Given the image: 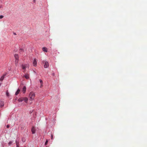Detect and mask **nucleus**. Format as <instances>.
<instances>
[{"instance_id":"f257e3e1","label":"nucleus","mask_w":147,"mask_h":147,"mask_svg":"<svg viewBox=\"0 0 147 147\" xmlns=\"http://www.w3.org/2000/svg\"><path fill=\"white\" fill-rule=\"evenodd\" d=\"M35 95V94L34 92L32 91L30 92L29 95L30 100L32 101L34 100Z\"/></svg>"},{"instance_id":"f03ea898","label":"nucleus","mask_w":147,"mask_h":147,"mask_svg":"<svg viewBox=\"0 0 147 147\" xmlns=\"http://www.w3.org/2000/svg\"><path fill=\"white\" fill-rule=\"evenodd\" d=\"M18 101L19 102H21L23 101H24L27 103L28 101V98L26 97H21L18 99Z\"/></svg>"},{"instance_id":"7ed1b4c3","label":"nucleus","mask_w":147,"mask_h":147,"mask_svg":"<svg viewBox=\"0 0 147 147\" xmlns=\"http://www.w3.org/2000/svg\"><path fill=\"white\" fill-rule=\"evenodd\" d=\"M14 56L16 62L18 63L19 60V57L18 54H15L14 55Z\"/></svg>"},{"instance_id":"20e7f679","label":"nucleus","mask_w":147,"mask_h":147,"mask_svg":"<svg viewBox=\"0 0 147 147\" xmlns=\"http://www.w3.org/2000/svg\"><path fill=\"white\" fill-rule=\"evenodd\" d=\"M49 66V63L47 61L45 62L44 67L45 68H47Z\"/></svg>"},{"instance_id":"39448f33","label":"nucleus","mask_w":147,"mask_h":147,"mask_svg":"<svg viewBox=\"0 0 147 147\" xmlns=\"http://www.w3.org/2000/svg\"><path fill=\"white\" fill-rule=\"evenodd\" d=\"M33 65L34 66L36 67V66L37 65V61L36 59H34V60L33 62Z\"/></svg>"},{"instance_id":"423d86ee","label":"nucleus","mask_w":147,"mask_h":147,"mask_svg":"<svg viewBox=\"0 0 147 147\" xmlns=\"http://www.w3.org/2000/svg\"><path fill=\"white\" fill-rule=\"evenodd\" d=\"M26 90V86H23L22 88L23 92L24 94L25 93Z\"/></svg>"},{"instance_id":"0eeeda50","label":"nucleus","mask_w":147,"mask_h":147,"mask_svg":"<svg viewBox=\"0 0 147 147\" xmlns=\"http://www.w3.org/2000/svg\"><path fill=\"white\" fill-rule=\"evenodd\" d=\"M0 107H3L4 105V102L3 101H1L0 103Z\"/></svg>"},{"instance_id":"6e6552de","label":"nucleus","mask_w":147,"mask_h":147,"mask_svg":"<svg viewBox=\"0 0 147 147\" xmlns=\"http://www.w3.org/2000/svg\"><path fill=\"white\" fill-rule=\"evenodd\" d=\"M21 67L22 69L24 70H25L26 68V66L25 64H22Z\"/></svg>"},{"instance_id":"1a4fd4ad","label":"nucleus","mask_w":147,"mask_h":147,"mask_svg":"<svg viewBox=\"0 0 147 147\" xmlns=\"http://www.w3.org/2000/svg\"><path fill=\"white\" fill-rule=\"evenodd\" d=\"M31 131L32 134H34L35 133V129L34 127H33L31 129Z\"/></svg>"},{"instance_id":"9d476101","label":"nucleus","mask_w":147,"mask_h":147,"mask_svg":"<svg viewBox=\"0 0 147 147\" xmlns=\"http://www.w3.org/2000/svg\"><path fill=\"white\" fill-rule=\"evenodd\" d=\"M42 51L45 52H47V48L46 47H43L42 48Z\"/></svg>"},{"instance_id":"9b49d317","label":"nucleus","mask_w":147,"mask_h":147,"mask_svg":"<svg viewBox=\"0 0 147 147\" xmlns=\"http://www.w3.org/2000/svg\"><path fill=\"white\" fill-rule=\"evenodd\" d=\"M20 89L19 88H18L17 91L15 92V95H17L20 92Z\"/></svg>"},{"instance_id":"f8f14e48","label":"nucleus","mask_w":147,"mask_h":147,"mask_svg":"<svg viewBox=\"0 0 147 147\" xmlns=\"http://www.w3.org/2000/svg\"><path fill=\"white\" fill-rule=\"evenodd\" d=\"M24 77H25V78L27 79H29V76L28 75V74L25 75Z\"/></svg>"},{"instance_id":"ddd939ff","label":"nucleus","mask_w":147,"mask_h":147,"mask_svg":"<svg viewBox=\"0 0 147 147\" xmlns=\"http://www.w3.org/2000/svg\"><path fill=\"white\" fill-rule=\"evenodd\" d=\"M19 51L20 53H22L24 52V50L22 48H20L19 50Z\"/></svg>"},{"instance_id":"4468645a","label":"nucleus","mask_w":147,"mask_h":147,"mask_svg":"<svg viewBox=\"0 0 147 147\" xmlns=\"http://www.w3.org/2000/svg\"><path fill=\"white\" fill-rule=\"evenodd\" d=\"M5 77H4V76H1V78H0V81H2L4 79V78Z\"/></svg>"},{"instance_id":"2eb2a0df","label":"nucleus","mask_w":147,"mask_h":147,"mask_svg":"<svg viewBox=\"0 0 147 147\" xmlns=\"http://www.w3.org/2000/svg\"><path fill=\"white\" fill-rule=\"evenodd\" d=\"M6 95L8 97L9 96V94L8 91H7L6 92Z\"/></svg>"},{"instance_id":"dca6fc26","label":"nucleus","mask_w":147,"mask_h":147,"mask_svg":"<svg viewBox=\"0 0 147 147\" xmlns=\"http://www.w3.org/2000/svg\"><path fill=\"white\" fill-rule=\"evenodd\" d=\"M53 76H55V72H54V71H52V74H51Z\"/></svg>"},{"instance_id":"f3484780","label":"nucleus","mask_w":147,"mask_h":147,"mask_svg":"<svg viewBox=\"0 0 147 147\" xmlns=\"http://www.w3.org/2000/svg\"><path fill=\"white\" fill-rule=\"evenodd\" d=\"M39 81L40 83V84L41 85L43 84V82L42 80L41 79H40L39 80Z\"/></svg>"},{"instance_id":"a211bd4d","label":"nucleus","mask_w":147,"mask_h":147,"mask_svg":"<svg viewBox=\"0 0 147 147\" xmlns=\"http://www.w3.org/2000/svg\"><path fill=\"white\" fill-rule=\"evenodd\" d=\"M12 143V142L11 141H10L9 143L8 144L9 145H10Z\"/></svg>"},{"instance_id":"6ab92c4d","label":"nucleus","mask_w":147,"mask_h":147,"mask_svg":"<svg viewBox=\"0 0 147 147\" xmlns=\"http://www.w3.org/2000/svg\"><path fill=\"white\" fill-rule=\"evenodd\" d=\"M16 145H19V143L18 142H17V141H16Z\"/></svg>"},{"instance_id":"aec40b11","label":"nucleus","mask_w":147,"mask_h":147,"mask_svg":"<svg viewBox=\"0 0 147 147\" xmlns=\"http://www.w3.org/2000/svg\"><path fill=\"white\" fill-rule=\"evenodd\" d=\"M3 17V15H0V19H1Z\"/></svg>"},{"instance_id":"412c9836","label":"nucleus","mask_w":147,"mask_h":147,"mask_svg":"<svg viewBox=\"0 0 147 147\" xmlns=\"http://www.w3.org/2000/svg\"><path fill=\"white\" fill-rule=\"evenodd\" d=\"M48 141L47 140L46 142H45V145H47L48 143Z\"/></svg>"},{"instance_id":"4be33fe9","label":"nucleus","mask_w":147,"mask_h":147,"mask_svg":"<svg viewBox=\"0 0 147 147\" xmlns=\"http://www.w3.org/2000/svg\"><path fill=\"white\" fill-rule=\"evenodd\" d=\"M7 73L6 72V73H5L3 75V76H4V77H5V76L7 75Z\"/></svg>"},{"instance_id":"5701e85b","label":"nucleus","mask_w":147,"mask_h":147,"mask_svg":"<svg viewBox=\"0 0 147 147\" xmlns=\"http://www.w3.org/2000/svg\"><path fill=\"white\" fill-rule=\"evenodd\" d=\"M51 139L52 140L53 139V134H51Z\"/></svg>"},{"instance_id":"b1692460","label":"nucleus","mask_w":147,"mask_h":147,"mask_svg":"<svg viewBox=\"0 0 147 147\" xmlns=\"http://www.w3.org/2000/svg\"><path fill=\"white\" fill-rule=\"evenodd\" d=\"M9 125H7V128H9Z\"/></svg>"},{"instance_id":"393cba45","label":"nucleus","mask_w":147,"mask_h":147,"mask_svg":"<svg viewBox=\"0 0 147 147\" xmlns=\"http://www.w3.org/2000/svg\"><path fill=\"white\" fill-rule=\"evenodd\" d=\"M3 7H2V5H0V8H2Z\"/></svg>"},{"instance_id":"a878e982","label":"nucleus","mask_w":147,"mask_h":147,"mask_svg":"<svg viewBox=\"0 0 147 147\" xmlns=\"http://www.w3.org/2000/svg\"><path fill=\"white\" fill-rule=\"evenodd\" d=\"M33 1L34 2V3H35L36 2V0H33Z\"/></svg>"},{"instance_id":"bb28decb","label":"nucleus","mask_w":147,"mask_h":147,"mask_svg":"<svg viewBox=\"0 0 147 147\" xmlns=\"http://www.w3.org/2000/svg\"><path fill=\"white\" fill-rule=\"evenodd\" d=\"M17 99V97H16V98H15V100H16Z\"/></svg>"},{"instance_id":"cd10ccee","label":"nucleus","mask_w":147,"mask_h":147,"mask_svg":"<svg viewBox=\"0 0 147 147\" xmlns=\"http://www.w3.org/2000/svg\"><path fill=\"white\" fill-rule=\"evenodd\" d=\"M13 34L15 35H16V33H14V32L13 33Z\"/></svg>"},{"instance_id":"c85d7f7f","label":"nucleus","mask_w":147,"mask_h":147,"mask_svg":"<svg viewBox=\"0 0 147 147\" xmlns=\"http://www.w3.org/2000/svg\"><path fill=\"white\" fill-rule=\"evenodd\" d=\"M16 146H17V147H19V145H16Z\"/></svg>"},{"instance_id":"c756f323","label":"nucleus","mask_w":147,"mask_h":147,"mask_svg":"<svg viewBox=\"0 0 147 147\" xmlns=\"http://www.w3.org/2000/svg\"><path fill=\"white\" fill-rule=\"evenodd\" d=\"M42 85H43V84H42V85H41V86H40V88H41V87H42Z\"/></svg>"},{"instance_id":"7c9ffc66","label":"nucleus","mask_w":147,"mask_h":147,"mask_svg":"<svg viewBox=\"0 0 147 147\" xmlns=\"http://www.w3.org/2000/svg\"><path fill=\"white\" fill-rule=\"evenodd\" d=\"M8 70H9V71L10 70H11V68H9V69L8 68Z\"/></svg>"}]
</instances>
